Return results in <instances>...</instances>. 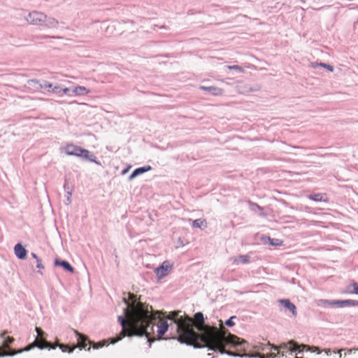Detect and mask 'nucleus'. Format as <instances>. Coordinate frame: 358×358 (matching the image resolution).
<instances>
[{
    "mask_svg": "<svg viewBox=\"0 0 358 358\" xmlns=\"http://www.w3.org/2000/svg\"><path fill=\"white\" fill-rule=\"evenodd\" d=\"M332 306H337L339 307H343V306H358V301L355 300H336V301H332Z\"/></svg>",
    "mask_w": 358,
    "mask_h": 358,
    "instance_id": "nucleus-8",
    "label": "nucleus"
},
{
    "mask_svg": "<svg viewBox=\"0 0 358 358\" xmlns=\"http://www.w3.org/2000/svg\"><path fill=\"white\" fill-rule=\"evenodd\" d=\"M248 343L244 339L231 334L225 329V354L236 357H258L259 358H275L280 352L284 355L289 351L299 350L302 352L305 348L320 353L317 347H308L306 345H298L294 341L281 344L279 346L271 345L269 342L258 343L254 346L255 352H247Z\"/></svg>",
    "mask_w": 358,
    "mask_h": 358,
    "instance_id": "nucleus-3",
    "label": "nucleus"
},
{
    "mask_svg": "<svg viewBox=\"0 0 358 358\" xmlns=\"http://www.w3.org/2000/svg\"><path fill=\"white\" fill-rule=\"evenodd\" d=\"M181 311L170 313L167 318L173 320L178 327V341L196 348L207 347L224 353V326L220 320V329L205 324L202 313H196L194 318Z\"/></svg>",
    "mask_w": 358,
    "mask_h": 358,
    "instance_id": "nucleus-2",
    "label": "nucleus"
},
{
    "mask_svg": "<svg viewBox=\"0 0 358 358\" xmlns=\"http://www.w3.org/2000/svg\"><path fill=\"white\" fill-rule=\"evenodd\" d=\"M270 244L273 245H281L282 244V241L279 239H271L269 238Z\"/></svg>",
    "mask_w": 358,
    "mask_h": 358,
    "instance_id": "nucleus-26",
    "label": "nucleus"
},
{
    "mask_svg": "<svg viewBox=\"0 0 358 358\" xmlns=\"http://www.w3.org/2000/svg\"><path fill=\"white\" fill-rule=\"evenodd\" d=\"M317 305L320 306H332V301L327 299H320L317 301Z\"/></svg>",
    "mask_w": 358,
    "mask_h": 358,
    "instance_id": "nucleus-19",
    "label": "nucleus"
},
{
    "mask_svg": "<svg viewBox=\"0 0 358 358\" xmlns=\"http://www.w3.org/2000/svg\"><path fill=\"white\" fill-rule=\"evenodd\" d=\"M31 256H32L34 258H35V259H36V261H37L38 259H39L38 258L37 255H36V254H34V253H31Z\"/></svg>",
    "mask_w": 358,
    "mask_h": 358,
    "instance_id": "nucleus-34",
    "label": "nucleus"
},
{
    "mask_svg": "<svg viewBox=\"0 0 358 358\" xmlns=\"http://www.w3.org/2000/svg\"><path fill=\"white\" fill-rule=\"evenodd\" d=\"M5 334H6V331L3 332L2 334H1V337H3Z\"/></svg>",
    "mask_w": 358,
    "mask_h": 358,
    "instance_id": "nucleus-38",
    "label": "nucleus"
},
{
    "mask_svg": "<svg viewBox=\"0 0 358 358\" xmlns=\"http://www.w3.org/2000/svg\"><path fill=\"white\" fill-rule=\"evenodd\" d=\"M236 316L231 317L229 320L225 321V325L228 327H233L235 324V322H234V320L236 319Z\"/></svg>",
    "mask_w": 358,
    "mask_h": 358,
    "instance_id": "nucleus-25",
    "label": "nucleus"
},
{
    "mask_svg": "<svg viewBox=\"0 0 358 358\" xmlns=\"http://www.w3.org/2000/svg\"><path fill=\"white\" fill-rule=\"evenodd\" d=\"M78 345L76 347L80 348H85L88 344H92V342L88 340V338L84 335L80 334L78 333Z\"/></svg>",
    "mask_w": 358,
    "mask_h": 358,
    "instance_id": "nucleus-10",
    "label": "nucleus"
},
{
    "mask_svg": "<svg viewBox=\"0 0 358 358\" xmlns=\"http://www.w3.org/2000/svg\"><path fill=\"white\" fill-rule=\"evenodd\" d=\"M343 351H345H345H346V350H345V349H341V350H340L338 351V354H339V357H342V355H342V352H343Z\"/></svg>",
    "mask_w": 358,
    "mask_h": 358,
    "instance_id": "nucleus-33",
    "label": "nucleus"
},
{
    "mask_svg": "<svg viewBox=\"0 0 358 358\" xmlns=\"http://www.w3.org/2000/svg\"><path fill=\"white\" fill-rule=\"evenodd\" d=\"M36 331L37 332L38 337L35 339L34 343L29 345L26 348L19 350H10V351H6L3 350L1 348H0V357L2 356H13L18 353H21L24 351H28L34 347H38L41 349L43 348H48V349H55V345H53V344L48 342L45 339H44L43 336L45 335L44 331L39 327H36Z\"/></svg>",
    "mask_w": 358,
    "mask_h": 358,
    "instance_id": "nucleus-4",
    "label": "nucleus"
},
{
    "mask_svg": "<svg viewBox=\"0 0 358 358\" xmlns=\"http://www.w3.org/2000/svg\"><path fill=\"white\" fill-rule=\"evenodd\" d=\"M316 66H323L324 67L325 69H327V70H329V71H334V68L331 65H329V64H323V63H320L319 64H317Z\"/></svg>",
    "mask_w": 358,
    "mask_h": 358,
    "instance_id": "nucleus-28",
    "label": "nucleus"
},
{
    "mask_svg": "<svg viewBox=\"0 0 358 358\" xmlns=\"http://www.w3.org/2000/svg\"><path fill=\"white\" fill-rule=\"evenodd\" d=\"M351 286L353 287V290L348 291V293L358 294V283L356 282H353L351 284Z\"/></svg>",
    "mask_w": 358,
    "mask_h": 358,
    "instance_id": "nucleus-22",
    "label": "nucleus"
},
{
    "mask_svg": "<svg viewBox=\"0 0 358 358\" xmlns=\"http://www.w3.org/2000/svg\"><path fill=\"white\" fill-rule=\"evenodd\" d=\"M207 225V221L205 219H197L192 222L194 228H206Z\"/></svg>",
    "mask_w": 358,
    "mask_h": 358,
    "instance_id": "nucleus-14",
    "label": "nucleus"
},
{
    "mask_svg": "<svg viewBox=\"0 0 358 358\" xmlns=\"http://www.w3.org/2000/svg\"><path fill=\"white\" fill-rule=\"evenodd\" d=\"M14 341V338L13 337L7 336L3 341V347L5 349L9 348V345L11 344Z\"/></svg>",
    "mask_w": 358,
    "mask_h": 358,
    "instance_id": "nucleus-20",
    "label": "nucleus"
},
{
    "mask_svg": "<svg viewBox=\"0 0 358 358\" xmlns=\"http://www.w3.org/2000/svg\"><path fill=\"white\" fill-rule=\"evenodd\" d=\"M49 92H52L53 93L58 94L61 92V90H59V87L58 86H55V87H52V90H49Z\"/></svg>",
    "mask_w": 358,
    "mask_h": 358,
    "instance_id": "nucleus-30",
    "label": "nucleus"
},
{
    "mask_svg": "<svg viewBox=\"0 0 358 358\" xmlns=\"http://www.w3.org/2000/svg\"><path fill=\"white\" fill-rule=\"evenodd\" d=\"M41 88L48 89V91L52 90V85L51 83H47L44 85H41Z\"/></svg>",
    "mask_w": 358,
    "mask_h": 358,
    "instance_id": "nucleus-29",
    "label": "nucleus"
},
{
    "mask_svg": "<svg viewBox=\"0 0 358 358\" xmlns=\"http://www.w3.org/2000/svg\"><path fill=\"white\" fill-rule=\"evenodd\" d=\"M64 152L67 155H73L85 159L90 158V152L87 150L72 143L68 144L65 146Z\"/></svg>",
    "mask_w": 358,
    "mask_h": 358,
    "instance_id": "nucleus-5",
    "label": "nucleus"
},
{
    "mask_svg": "<svg viewBox=\"0 0 358 358\" xmlns=\"http://www.w3.org/2000/svg\"><path fill=\"white\" fill-rule=\"evenodd\" d=\"M173 265L168 261H165L162 263V266L155 270V273L158 278H162L167 275L171 271Z\"/></svg>",
    "mask_w": 358,
    "mask_h": 358,
    "instance_id": "nucleus-7",
    "label": "nucleus"
},
{
    "mask_svg": "<svg viewBox=\"0 0 358 358\" xmlns=\"http://www.w3.org/2000/svg\"><path fill=\"white\" fill-rule=\"evenodd\" d=\"M73 92L76 96L87 94L90 90L83 86H76L73 88Z\"/></svg>",
    "mask_w": 358,
    "mask_h": 358,
    "instance_id": "nucleus-13",
    "label": "nucleus"
},
{
    "mask_svg": "<svg viewBox=\"0 0 358 358\" xmlns=\"http://www.w3.org/2000/svg\"><path fill=\"white\" fill-rule=\"evenodd\" d=\"M309 198L313 201H326V194H311Z\"/></svg>",
    "mask_w": 358,
    "mask_h": 358,
    "instance_id": "nucleus-18",
    "label": "nucleus"
},
{
    "mask_svg": "<svg viewBox=\"0 0 358 358\" xmlns=\"http://www.w3.org/2000/svg\"><path fill=\"white\" fill-rule=\"evenodd\" d=\"M358 350V349H355H355H350V350H347V352H348V353H349V354H350V353H351L353 350H354V351H355V350Z\"/></svg>",
    "mask_w": 358,
    "mask_h": 358,
    "instance_id": "nucleus-35",
    "label": "nucleus"
},
{
    "mask_svg": "<svg viewBox=\"0 0 358 358\" xmlns=\"http://www.w3.org/2000/svg\"><path fill=\"white\" fill-rule=\"evenodd\" d=\"M15 254L19 259H24L27 256V250L25 248L20 244L17 243L15 245L14 248Z\"/></svg>",
    "mask_w": 358,
    "mask_h": 358,
    "instance_id": "nucleus-9",
    "label": "nucleus"
},
{
    "mask_svg": "<svg viewBox=\"0 0 358 358\" xmlns=\"http://www.w3.org/2000/svg\"><path fill=\"white\" fill-rule=\"evenodd\" d=\"M47 18V16L41 12L33 11L29 13L27 21L33 24H41L44 22Z\"/></svg>",
    "mask_w": 358,
    "mask_h": 358,
    "instance_id": "nucleus-6",
    "label": "nucleus"
},
{
    "mask_svg": "<svg viewBox=\"0 0 358 358\" xmlns=\"http://www.w3.org/2000/svg\"><path fill=\"white\" fill-rule=\"evenodd\" d=\"M236 261L238 263H248L249 262V257L247 255H241L238 257Z\"/></svg>",
    "mask_w": 358,
    "mask_h": 358,
    "instance_id": "nucleus-21",
    "label": "nucleus"
},
{
    "mask_svg": "<svg viewBox=\"0 0 358 358\" xmlns=\"http://www.w3.org/2000/svg\"><path fill=\"white\" fill-rule=\"evenodd\" d=\"M53 345H55V348L57 346H59V348L62 350V352H72L74 349L76 348V346H73V347H71L69 346V345H65V344H53Z\"/></svg>",
    "mask_w": 358,
    "mask_h": 358,
    "instance_id": "nucleus-17",
    "label": "nucleus"
},
{
    "mask_svg": "<svg viewBox=\"0 0 358 358\" xmlns=\"http://www.w3.org/2000/svg\"><path fill=\"white\" fill-rule=\"evenodd\" d=\"M281 303L283 305L284 307L289 310L293 315H296V308L294 304L291 303L289 300L288 299H284L281 301Z\"/></svg>",
    "mask_w": 358,
    "mask_h": 358,
    "instance_id": "nucleus-12",
    "label": "nucleus"
},
{
    "mask_svg": "<svg viewBox=\"0 0 358 358\" xmlns=\"http://www.w3.org/2000/svg\"><path fill=\"white\" fill-rule=\"evenodd\" d=\"M326 353L328 355L329 352H330V350H325Z\"/></svg>",
    "mask_w": 358,
    "mask_h": 358,
    "instance_id": "nucleus-37",
    "label": "nucleus"
},
{
    "mask_svg": "<svg viewBox=\"0 0 358 358\" xmlns=\"http://www.w3.org/2000/svg\"><path fill=\"white\" fill-rule=\"evenodd\" d=\"M108 342V341H103L102 342H99L97 343H94L93 345V348H95V349H98L99 348L103 347Z\"/></svg>",
    "mask_w": 358,
    "mask_h": 358,
    "instance_id": "nucleus-27",
    "label": "nucleus"
},
{
    "mask_svg": "<svg viewBox=\"0 0 358 358\" xmlns=\"http://www.w3.org/2000/svg\"><path fill=\"white\" fill-rule=\"evenodd\" d=\"M150 169H151V166H150L136 169L133 171V173L130 175L129 180H132L135 177H136L137 176L143 174V173L150 171Z\"/></svg>",
    "mask_w": 358,
    "mask_h": 358,
    "instance_id": "nucleus-11",
    "label": "nucleus"
},
{
    "mask_svg": "<svg viewBox=\"0 0 358 358\" xmlns=\"http://www.w3.org/2000/svg\"><path fill=\"white\" fill-rule=\"evenodd\" d=\"M123 298L127 307L124 315L118 317L122 331L115 338H110V343H115L125 336L145 335L148 341L160 339L168 330L167 322L160 318V313H153L152 306L137 300L133 293Z\"/></svg>",
    "mask_w": 358,
    "mask_h": 358,
    "instance_id": "nucleus-1",
    "label": "nucleus"
},
{
    "mask_svg": "<svg viewBox=\"0 0 358 358\" xmlns=\"http://www.w3.org/2000/svg\"><path fill=\"white\" fill-rule=\"evenodd\" d=\"M29 83H37L38 81L36 80H31Z\"/></svg>",
    "mask_w": 358,
    "mask_h": 358,
    "instance_id": "nucleus-36",
    "label": "nucleus"
},
{
    "mask_svg": "<svg viewBox=\"0 0 358 358\" xmlns=\"http://www.w3.org/2000/svg\"><path fill=\"white\" fill-rule=\"evenodd\" d=\"M62 91L63 94H67L68 92H69V89L66 87V88H64Z\"/></svg>",
    "mask_w": 358,
    "mask_h": 358,
    "instance_id": "nucleus-32",
    "label": "nucleus"
},
{
    "mask_svg": "<svg viewBox=\"0 0 358 358\" xmlns=\"http://www.w3.org/2000/svg\"><path fill=\"white\" fill-rule=\"evenodd\" d=\"M227 69H229V70L234 69V70H236L239 73H241L243 72V68L239 66H236V65H235V66H228Z\"/></svg>",
    "mask_w": 358,
    "mask_h": 358,
    "instance_id": "nucleus-24",
    "label": "nucleus"
},
{
    "mask_svg": "<svg viewBox=\"0 0 358 358\" xmlns=\"http://www.w3.org/2000/svg\"><path fill=\"white\" fill-rule=\"evenodd\" d=\"M36 266H37L38 268H43V265H42V262H41V259H38V260H37V265H36Z\"/></svg>",
    "mask_w": 358,
    "mask_h": 358,
    "instance_id": "nucleus-31",
    "label": "nucleus"
},
{
    "mask_svg": "<svg viewBox=\"0 0 358 358\" xmlns=\"http://www.w3.org/2000/svg\"><path fill=\"white\" fill-rule=\"evenodd\" d=\"M58 24V22L54 18H50L47 23V26L50 27H56Z\"/></svg>",
    "mask_w": 358,
    "mask_h": 358,
    "instance_id": "nucleus-23",
    "label": "nucleus"
},
{
    "mask_svg": "<svg viewBox=\"0 0 358 358\" xmlns=\"http://www.w3.org/2000/svg\"><path fill=\"white\" fill-rule=\"evenodd\" d=\"M55 264L57 265L62 266L64 269H66V271H70L71 273H73L74 271L73 268L71 266V264L69 262H67L66 261H58V260H56L55 261Z\"/></svg>",
    "mask_w": 358,
    "mask_h": 358,
    "instance_id": "nucleus-15",
    "label": "nucleus"
},
{
    "mask_svg": "<svg viewBox=\"0 0 358 358\" xmlns=\"http://www.w3.org/2000/svg\"><path fill=\"white\" fill-rule=\"evenodd\" d=\"M200 88L203 90L208 91L213 94L217 95L222 93V90L218 89L215 87H205V86H201Z\"/></svg>",
    "mask_w": 358,
    "mask_h": 358,
    "instance_id": "nucleus-16",
    "label": "nucleus"
}]
</instances>
